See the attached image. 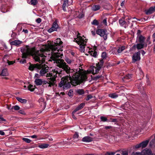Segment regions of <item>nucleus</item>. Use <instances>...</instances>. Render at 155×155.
<instances>
[{
    "instance_id": "864d4df0",
    "label": "nucleus",
    "mask_w": 155,
    "mask_h": 155,
    "mask_svg": "<svg viewBox=\"0 0 155 155\" xmlns=\"http://www.w3.org/2000/svg\"><path fill=\"white\" fill-rule=\"evenodd\" d=\"M115 154L114 152L109 153L107 152L106 153V155H114Z\"/></svg>"
},
{
    "instance_id": "2eb2a0df",
    "label": "nucleus",
    "mask_w": 155,
    "mask_h": 155,
    "mask_svg": "<svg viewBox=\"0 0 155 155\" xmlns=\"http://www.w3.org/2000/svg\"><path fill=\"white\" fill-rule=\"evenodd\" d=\"M93 140V138L89 136H86L82 139V141L85 142H89Z\"/></svg>"
},
{
    "instance_id": "c85d7f7f",
    "label": "nucleus",
    "mask_w": 155,
    "mask_h": 155,
    "mask_svg": "<svg viewBox=\"0 0 155 155\" xmlns=\"http://www.w3.org/2000/svg\"><path fill=\"white\" fill-rule=\"evenodd\" d=\"M109 96L112 98H115L117 97L118 95L115 93H112L109 94Z\"/></svg>"
},
{
    "instance_id": "603ef678",
    "label": "nucleus",
    "mask_w": 155,
    "mask_h": 155,
    "mask_svg": "<svg viewBox=\"0 0 155 155\" xmlns=\"http://www.w3.org/2000/svg\"><path fill=\"white\" fill-rule=\"evenodd\" d=\"M135 147L136 148H139L141 147V143H140L139 144L136 145L135 146Z\"/></svg>"
},
{
    "instance_id": "bb28decb",
    "label": "nucleus",
    "mask_w": 155,
    "mask_h": 155,
    "mask_svg": "<svg viewBox=\"0 0 155 155\" xmlns=\"http://www.w3.org/2000/svg\"><path fill=\"white\" fill-rule=\"evenodd\" d=\"M76 92L80 95L84 94V91L82 89H77L76 90Z\"/></svg>"
},
{
    "instance_id": "2f4dec72",
    "label": "nucleus",
    "mask_w": 155,
    "mask_h": 155,
    "mask_svg": "<svg viewBox=\"0 0 155 155\" xmlns=\"http://www.w3.org/2000/svg\"><path fill=\"white\" fill-rule=\"evenodd\" d=\"M65 60L67 63L69 64H71L72 61L71 60L70 58H68V57H65Z\"/></svg>"
},
{
    "instance_id": "393cba45",
    "label": "nucleus",
    "mask_w": 155,
    "mask_h": 155,
    "mask_svg": "<svg viewBox=\"0 0 155 155\" xmlns=\"http://www.w3.org/2000/svg\"><path fill=\"white\" fill-rule=\"evenodd\" d=\"M38 2L37 0H31L30 1H28V2L33 5H35L37 4Z\"/></svg>"
},
{
    "instance_id": "412c9836",
    "label": "nucleus",
    "mask_w": 155,
    "mask_h": 155,
    "mask_svg": "<svg viewBox=\"0 0 155 155\" xmlns=\"http://www.w3.org/2000/svg\"><path fill=\"white\" fill-rule=\"evenodd\" d=\"M149 140H146L140 143L141 145V147L142 148L146 147L149 143Z\"/></svg>"
},
{
    "instance_id": "72a5a7b5",
    "label": "nucleus",
    "mask_w": 155,
    "mask_h": 155,
    "mask_svg": "<svg viewBox=\"0 0 155 155\" xmlns=\"http://www.w3.org/2000/svg\"><path fill=\"white\" fill-rule=\"evenodd\" d=\"M91 24L93 25H97L99 24L97 21L96 19L94 20L93 21L91 22Z\"/></svg>"
},
{
    "instance_id": "0eeeda50",
    "label": "nucleus",
    "mask_w": 155,
    "mask_h": 155,
    "mask_svg": "<svg viewBox=\"0 0 155 155\" xmlns=\"http://www.w3.org/2000/svg\"><path fill=\"white\" fill-rule=\"evenodd\" d=\"M69 1L68 0H62L63 3L62 5L63 10L64 11H66V8L72 4L73 1L72 0H70Z\"/></svg>"
},
{
    "instance_id": "4d7b16f0",
    "label": "nucleus",
    "mask_w": 155,
    "mask_h": 155,
    "mask_svg": "<svg viewBox=\"0 0 155 155\" xmlns=\"http://www.w3.org/2000/svg\"><path fill=\"white\" fill-rule=\"evenodd\" d=\"M147 85H150V82L148 78L147 80Z\"/></svg>"
},
{
    "instance_id": "ddd939ff",
    "label": "nucleus",
    "mask_w": 155,
    "mask_h": 155,
    "mask_svg": "<svg viewBox=\"0 0 155 155\" xmlns=\"http://www.w3.org/2000/svg\"><path fill=\"white\" fill-rule=\"evenodd\" d=\"M141 153L142 155H151L152 152L150 149L146 148L143 150Z\"/></svg>"
},
{
    "instance_id": "0e129e2a",
    "label": "nucleus",
    "mask_w": 155,
    "mask_h": 155,
    "mask_svg": "<svg viewBox=\"0 0 155 155\" xmlns=\"http://www.w3.org/2000/svg\"><path fill=\"white\" fill-rule=\"evenodd\" d=\"M0 134L2 135H5V133L2 130H0Z\"/></svg>"
},
{
    "instance_id": "f03ea898",
    "label": "nucleus",
    "mask_w": 155,
    "mask_h": 155,
    "mask_svg": "<svg viewBox=\"0 0 155 155\" xmlns=\"http://www.w3.org/2000/svg\"><path fill=\"white\" fill-rule=\"evenodd\" d=\"M61 71L58 68H55L49 73L46 74V77H48V81H45L44 83L48 87H51L54 86L56 83L55 78L57 75H59Z\"/></svg>"
},
{
    "instance_id": "79ce46f5",
    "label": "nucleus",
    "mask_w": 155,
    "mask_h": 155,
    "mask_svg": "<svg viewBox=\"0 0 155 155\" xmlns=\"http://www.w3.org/2000/svg\"><path fill=\"white\" fill-rule=\"evenodd\" d=\"M15 62V61H7V63L9 65H12Z\"/></svg>"
},
{
    "instance_id": "1a4fd4ad",
    "label": "nucleus",
    "mask_w": 155,
    "mask_h": 155,
    "mask_svg": "<svg viewBox=\"0 0 155 155\" xmlns=\"http://www.w3.org/2000/svg\"><path fill=\"white\" fill-rule=\"evenodd\" d=\"M59 28V26L56 21L53 23L52 27L48 29V31L49 33H51L54 31H57L58 29Z\"/></svg>"
},
{
    "instance_id": "e2e57ef3",
    "label": "nucleus",
    "mask_w": 155,
    "mask_h": 155,
    "mask_svg": "<svg viewBox=\"0 0 155 155\" xmlns=\"http://www.w3.org/2000/svg\"><path fill=\"white\" fill-rule=\"evenodd\" d=\"M102 76L101 75V76H97L96 77H95L94 78L95 79V80H97V79H98V78H101Z\"/></svg>"
},
{
    "instance_id": "6e6552de",
    "label": "nucleus",
    "mask_w": 155,
    "mask_h": 155,
    "mask_svg": "<svg viewBox=\"0 0 155 155\" xmlns=\"http://www.w3.org/2000/svg\"><path fill=\"white\" fill-rule=\"evenodd\" d=\"M140 52L139 51L136 52L134 54L132 57L133 63H135L140 60Z\"/></svg>"
},
{
    "instance_id": "c9c22d12",
    "label": "nucleus",
    "mask_w": 155,
    "mask_h": 155,
    "mask_svg": "<svg viewBox=\"0 0 155 155\" xmlns=\"http://www.w3.org/2000/svg\"><path fill=\"white\" fill-rule=\"evenodd\" d=\"M22 140L28 143H30L31 141V140H30L27 138H22Z\"/></svg>"
},
{
    "instance_id": "ea45409f",
    "label": "nucleus",
    "mask_w": 155,
    "mask_h": 155,
    "mask_svg": "<svg viewBox=\"0 0 155 155\" xmlns=\"http://www.w3.org/2000/svg\"><path fill=\"white\" fill-rule=\"evenodd\" d=\"M101 56L103 59L105 58L107 56L106 53L105 52H103Z\"/></svg>"
},
{
    "instance_id": "423d86ee",
    "label": "nucleus",
    "mask_w": 155,
    "mask_h": 155,
    "mask_svg": "<svg viewBox=\"0 0 155 155\" xmlns=\"http://www.w3.org/2000/svg\"><path fill=\"white\" fill-rule=\"evenodd\" d=\"M42 67L40 68H41L39 74L41 76H45V74L48 72L49 70V67L45 64H41Z\"/></svg>"
},
{
    "instance_id": "a878e982",
    "label": "nucleus",
    "mask_w": 155,
    "mask_h": 155,
    "mask_svg": "<svg viewBox=\"0 0 155 155\" xmlns=\"http://www.w3.org/2000/svg\"><path fill=\"white\" fill-rule=\"evenodd\" d=\"M48 144L45 143L39 145L38 147L40 148L44 149L48 147Z\"/></svg>"
},
{
    "instance_id": "b1692460",
    "label": "nucleus",
    "mask_w": 155,
    "mask_h": 155,
    "mask_svg": "<svg viewBox=\"0 0 155 155\" xmlns=\"http://www.w3.org/2000/svg\"><path fill=\"white\" fill-rule=\"evenodd\" d=\"M16 98L18 101L21 103L25 104L27 102V100L26 99H23L19 97H17Z\"/></svg>"
},
{
    "instance_id": "7c9ffc66",
    "label": "nucleus",
    "mask_w": 155,
    "mask_h": 155,
    "mask_svg": "<svg viewBox=\"0 0 155 155\" xmlns=\"http://www.w3.org/2000/svg\"><path fill=\"white\" fill-rule=\"evenodd\" d=\"M78 137V134L77 132H76L75 134L73 136V138L74 140H75V141H77L79 140Z\"/></svg>"
},
{
    "instance_id": "9b49d317",
    "label": "nucleus",
    "mask_w": 155,
    "mask_h": 155,
    "mask_svg": "<svg viewBox=\"0 0 155 155\" xmlns=\"http://www.w3.org/2000/svg\"><path fill=\"white\" fill-rule=\"evenodd\" d=\"M42 67L41 64H31L29 67L28 69L31 71H33L35 68L40 69Z\"/></svg>"
},
{
    "instance_id": "09e8293b",
    "label": "nucleus",
    "mask_w": 155,
    "mask_h": 155,
    "mask_svg": "<svg viewBox=\"0 0 155 155\" xmlns=\"http://www.w3.org/2000/svg\"><path fill=\"white\" fill-rule=\"evenodd\" d=\"M39 76L40 75L38 74H36L34 77V78L35 80L36 79H38V78L39 77Z\"/></svg>"
},
{
    "instance_id": "4468645a",
    "label": "nucleus",
    "mask_w": 155,
    "mask_h": 155,
    "mask_svg": "<svg viewBox=\"0 0 155 155\" xmlns=\"http://www.w3.org/2000/svg\"><path fill=\"white\" fill-rule=\"evenodd\" d=\"M145 40V38L144 37L141 35H139L137 38L136 42L142 43H145L144 41Z\"/></svg>"
},
{
    "instance_id": "4c0bfd02",
    "label": "nucleus",
    "mask_w": 155,
    "mask_h": 155,
    "mask_svg": "<svg viewBox=\"0 0 155 155\" xmlns=\"http://www.w3.org/2000/svg\"><path fill=\"white\" fill-rule=\"evenodd\" d=\"M37 92V94H38L41 95L43 94V89H40L38 90V91Z\"/></svg>"
},
{
    "instance_id": "de8ad7c7",
    "label": "nucleus",
    "mask_w": 155,
    "mask_h": 155,
    "mask_svg": "<svg viewBox=\"0 0 155 155\" xmlns=\"http://www.w3.org/2000/svg\"><path fill=\"white\" fill-rule=\"evenodd\" d=\"M131 77V76L130 74H128L126 75L125 77L124 78L127 79H130Z\"/></svg>"
},
{
    "instance_id": "3c124183",
    "label": "nucleus",
    "mask_w": 155,
    "mask_h": 155,
    "mask_svg": "<svg viewBox=\"0 0 155 155\" xmlns=\"http://www.w3.org/2000/svg\"><path fill=\"white\" fill-rule=\"evenodd\" d=\"M36 21L38 23H40L41 21V19L40 18H38L36 19Z\"/></svg>"
},
{
    "instance_id": "e433bc0d",
    "label": "nucleus",
    "mask_w": 155,
    "mask_h": 155,
    "mask_svg": "<svg viewBox=\"0 0 155 155\" xmlns=\"http://www.w3.org/2000/svg\"><path fill=\"white\" fill-rule=\"evenodd\" d=\"M12 109H14L15 110H17L20 109V107L18 105L14 106L12 107Z\"/></svg>"
},
{
    "instance_id": "39448f33",
    "label": "nucleus",
    "mask_w": 155,
    "mask_h": 155,
    "mask_svg": "<svg viewBox=\"0 0 155 155\" xmlns=\"http://www.w3.org/2000/svg\"><path fill=\"white\" fill-rule=\"evenodd\" d=\"M96 33L101 37H103L104 40H106L107 39V33L106 30L99 29L96 31Z\"/></svg>"
},
{
    "instance_id": "052dcab7",
    "label": "nucleus",
    "mask_w": 155,
    "mask_h": 155,
    "mask_svg": "<svg viewBox=\"0 0 155 155\" xmlns=\"http://www.w3.org/2000/svg\"><path fill=\"white\" fill-rule=\"evenodd\" d=\"M6 107V108H7L9 110H10L12 109V107H11V106H9L8 105H7Z\"/></svg>"
},
{
    "instance_id": "680f3d73",
    "label": "nucleus",
    "mask_w": 155,
    "mask_h": 155,
    "mask_svg": "<svg viewBox=\"0 0 155 155\" xmlns=\"http://www.w3.org/2000/svg\"><path fill=\"white\" fill-rule=\"evenodd\" d=\"M30 137L32 138H36L37 137V136L35 135L31 136Z\"/></svg>"
},
{
    "instance_id": "20e7f679",
    "label": "nucleus",
    "mask_w": 155,
    "mask_h": 155,
    "mask_svg": "<svg viewBox=\"0 0 155 155\" xmlns=\"http://www.w3.org/2000/svg\"><path fill=\"white\" fill-rule=\"evenodd\" d=\"M103 63V60H101L100 63L96 64V67H91L89 69V72L94 74L98 73L101 68Z\"/></svg>"
},
{
    "instance_id": "f257e3e1",
    "label": "nucleus",
    "mask_w": 155,
    "mask_h": 155,
    "mask_svg": "<svg viewBox=\"0 0 155 155\" xmlns=\"http://www.w3.org/2000/svg\"><path fill=\"white\" fill-rule=\"evenodd\" d=\"M62 43L60 39L58 38L50 45H43L39 50L36 51L35 48H30L29 46H26L24 48L21 49V51L23 58H26L28 55H31L35 61L41 64L45 61L46 55H49L50 53L51 61H53L59 68H62L66 72L69 73L70 76H72V78L71 77L62 78L59 84V87L63 86L64 89H67L71 87L70 82L78 84L85 80L87 79L86 75L87 72L80 68L74 70L70 69L64 60L59 58H61L63 56Z\"/></svg>"
},
{
    "instance_id": "4be33fe9",
    "label": "nucleus",
    "mask_w": 155,
    "mask_h": 155,
    "mask_svg": "<svg viewBox=\"0 0 155 155\" xmlns=\"http://www.w3.org/2000/svg\"><path fill=\"white\" fill-rule=\"evenodd\" d=\"M100 8V6L99 5H94L92 7V9L94 11H96L99 10Z\"/></svg>"
},
{
    "instance_id": "aec40b11",
    "label": "nucleus",
    "mask_w": 155,
    "mask_h": 155,
    "mask_svg": "<svg viewBox=\"0 0 155 155\" xmlns=\"http://www.w3.org/2000/svg\"><path fill=\"white\" fill-rule=\"evenodd\" d=\"M35 84L37 85H41L43 82L42 80L40 79H36L35 81Z\"/></svg>"
},
{
    "instance_id": "9d476101",
    "label": "nucleus",
    "mask_w": 155,
    "mask_h": 155,
    "mask_svg": "<svg viewBox=\"0 0 155 155\" xmlns=\"http://www.w3.org/2000/svg\"><path fill=\"white\" fill-rule=\"evenodd\" d=\"M147 45L146 44L139 43L136 45H134L133 48L134 49L137 48L138 50H139L143 48L144 47H147Z\"/></svg>"
},
{
    "instance_id": "f8f14e48",
    "label": "nucleus",
    "mask_w": 155,
    "mask_h": 155,
    "mask_svg": "<svg viewBox=\"0 0 155 155\" xmlns=\"http://www.w3.org/2000/svg\"><path fill=\"white\" fill-rule=\"evenodd\" d=\"M38 101L43 109H45L46 107V104L44 99L43 98L41 97L39 99Z\"/></svg>"
},
{
    "instance_id": "6ab92c4d",
    "label": "nucleus",
    "mask_w": 155,
    "mask_h": 155,
    "mask_svg": "<svg viewBox=\"0 0 155 155\" xmlns=\"http://www.w3.org/2000/svg\"><path fill=\"white\" fill-rule=\"evenodd\" d=\"M85 104L84 103H81L74 110V112H77L78 110H81L84 106Z\"/></svg>"
},
{
    "instance_id": "a211bd4d",
    "label": "nucleus",
    "mask_w": 155,
    "mask_h": 155,
    "mask_svg": "<svg viewBox=\"0 0 155 155\" xmlns=\"http://www.w3.org/2000/svg\"><path fill=\"white\" fill-rule=\"evenodd\" d=\"M88 53L89 54L94 57H96L97 55V52L92 50L90 49V50L88 51Z\"/></svg>"
},
{
    "instance_id": "473e14b6",
    "label": "nucleus",
    "mask_w": 155,
    "mask_h": 155,
    "mask_svg": "<svg viewBox=\"0 0 155 155\" xmlns=\"http://www.w3.org/2000/svg\"><path fill=\"white\" fill-rule=\"evenodd\" d=\"M28 89L31 91H33L34 90V88L32 85L30 84L28 86Z\"/></svg>"
},
{
    "instance_id": "dca6fc26",
    "label": "nucleus",
    "mask_w": 155,
    "mask_h": 155,
    "mask_svg": "<svg viewBox=\"0 0 155 155\" xmlns=\"http://www.w3.org/2000/svg\"><path fill=\"white\" fill-rule=\"evenodd\" d=\"M119 23L121 25L125 26L126 25H128L129 24V22L128 21H126L124 18H122L119 20Z\"/></svg>"
},
{
    "instance_id": "6e6d98bb",
    "label": "nucleus",
    "mask_w": 155,
    "mask_h": 155,
    "mask_svg": "<svg viewBox=\"0 0 155 155\" xmlns=\"http://www.w3.org/2000/svg\"><path fill=\"white\" fill-rule=\"evenodd\" d=\"M26 62V61L25 59L21 60L20 61V63L22 64H24Z\"/></svg>"
},
{
    "instance_id": "338daca9",
    "label": "nucleus",
    "mask_w": 155,
    "mask_h": 155,
    "mask_svg": "<svg viewBox=\"0 0 155 155\" xmlns=\"http://www.w3.org/2000/svg\"><path fill=\"white\" fill-rule=\"evenodd\" d=\"M122 155H128V153L126 152H123L122 153Z\"/></svg>"
},
{
    "instance_id": "774afa93",
    "label": "nucleus",
    "mask_w": 155,
    "mask_h": 155,
    "mask_svg": "<svg viewBox=\"0 0 155 155\" xmlns=\"http://www.w3.org/2000/svg\"><path fill=\"white\" fill-rule=\"evenodd\" d=\"M150 40V38H147V42H148L149 43V44H150V41H149Z\"/></svg>"
},
{
    "instance_id": "8fccbe9b",
    "label": "nucleus",
    "mask_w": 155,
    "mask_h": 155,
    "mask_svg": "<svg viewBox=\"0 0 155 155\" xmlns=\"http://www.w3.org/2000/svg\"><path fill=\"white\" fill-rule=\"evenodd\" d=\"M19 113L21 114H25V113L24 111L23 110H20L19 111Z\"/></svg>"
},
{
    "instance_id": "c756f323",
    "label": "nucleus",
    "mask_w": 155,
    "mask_h": 155,
    "mask_svg": "<svg viewBox=\"0 0 155 155\" xmlns=\"http://www.w3.org/2000/svg\"><path fill=\"white\" fill-rule=\"evenodd\" d=\"M153 12V7H151L148 10L146 11V13L147 14H150L152 13Z\"/></svg>"
},
{
    "instance_id": "37998d69",
    "label": "nucleus",
    "mask_w": 155,
    "mask_h": 155,
    "mask_svg": "<svg viewBox=\"0 0 155 155\" xmlns=\"http://www.w3.org/2000/svg\"><path fill=\"white\" fill-rule=\"evenodd\" d=\"M6 120L4 119L2 116H0V122H2L3 121H5Z\"/></svg>"
},
{
    "instance_id": "58836bf2",
    "label": "nucleus",
    "mask_w": 155,
    "mask_h": 155,
    "mask_svg": "<svg viewBox=\"0 0 155 155\" xmlns=\"http://www.w3.org/2000/svg\"><path fill=\"white\" fill-rule=\"evenodd\" d=\"M155 143V135L154 137V139L152 140L150 143V146H152V145Z\"/></svg>"
},
{
    "instance_id": "69168bd1",
    "label": "nucleus",
    "mask_w": 155,
    "mask_h": 155,
    "mask_svg": "<svg viewBox=\"0 0 155 155\" xmlns=\"http://www.w3.org/2000/svg\"><path fill=\"white\" fill-rule=\"evenodd\" d=\"M22 31L24 32L25 33H28V31L27 29H23Z\"/></svg>"
},
{
    "instance_id": "a18cd8bd",
    "label": "nucleus",
    "mask_w": 155,
    "mask_h": 155,
    "mask_svg": "<svg viewBox=\"0 0 155 155\" xmlns=\"http://www.w3.org/2000/svg\"><path fill=\"white\" fill-rule=\"evenodd\" d=\"M92 96L91 95H88L86 99V101H88L92 98Z\"/></svg>"
},
{
    "instance_id": "a19ab883",
    "label": "nucleus",
    "mask_w": 155,
    "mask_h": 155,
    "mask_svg": "<svg viewBox=\"0 0 155 155\" xmlns=\"http://www.w3.org/2000/svg\"><path fill=\"white\" fill-rule=\"evenodd\" d=\"M138 70L140 72V74L141 75V77L142 78L143 76V74L140 68H138Z\"/></svg>"
},
{
    "instance_id": "7ed1b4c3",
    "label": "nucleus",
    "mask_w": 155,
    "mask_h": 155,
    "mask_svg": "<svg viewBox=\"0 0 155 155\" xmlns=\"http://www.w3.org/2000/svg\"><path fill=\"white\" fill-rule=\"evenodd\" d=\"M87 40L84 36H80V34L78 33L77 38L74 39V41L76 42L79 45L80 51L84 52L85 51V47Z\"/></svg>"
},
{
    "instance_id": "13d9d810",
    "label": "nucleus",
    "mask_w": 155,
    "mask_h": 155,
    "mask_svg": "<svg viewBox=\"0 0 155 155\" xmlns=\"http://www.w3.org/2000/svg\"><path fill=\"white\" fill-rule=\"evenodd\" d=\"M104 128L106 129H109L111 128L112 127L111 126H106L104 127Z\"/></svg>"
},
{
    "instance_id": "cd10ccee",
    "label": "nucleus",
    "mask_w": 155,
    "mask_h": 155,
    "mask_svg": "<svg viewBox=\"0 0 155 155\" xmlns=\"http://www.w3.org/2000/svg\"><path fill=\"white\" fill-rule=\"evenodd\" d=\"M125 49V46H123L119 47L117 51L118 54L120 53L123 51Z\"/></svg>"
},
{
    "instance_id": "f3484780",
    "label": "nucleus",
    "mask_w": 155,
    "mask_h": 155,
    "mask_svg": "<svg viewBox=\"0 0 155 155\" xmlns=\"http://www.w3.org/2000/svg\"><path fill=\"white\" fill-rule=\"evenodd\" d=\"M22 43V41L17 40L11 42L10 44L12 45L19 46Z\"/></svg>"
},
{
    "instance_id": "f704fd0d",
    "label": "nucleus",
    "mask_w": 155,
    "mask_h": 155,
    "mask_svg": "<svg viewBox=\"0 0 155 155\" xmlns=\"http://www.w3.org/2000/svg\"><path fill=\"white\" fill-rule=\"evenodd\" d=\"M100 118L101 121L103 122L107 121L108 120L106 117L103 116L101 117Z\"/></svg>"
},
{
    "instance_id": "5fc2aeb1",
    "label": "nucleus",
    "mask_w": 155,
    "mask_h": 155,
    "mask_svg": "<svg viewBox=\"0 0 155 155\" xmlns=\"http://www.w3.org/2000/svg\"><path fill=\"white\" fill-rule=\"evenodd\" d=\"M76 112H74V110L72 112V117L74 119H76V118L75 116L74 115V113Z\"/></svg>"
},
{
    "instance_id": "bf43d9fd",
    "label": "nucleus",
    "mask_w": 155,
    "mask_h": 155,
    "mask_svg": "<svg viewBox=\"0 0 155 155\" xmlns=\"http://www.w3.org/2000/svg\"><path fill=\"white\" fill-rule=\"evenodd\" d=\"M103 22L106 25H107V19H104L103 21Z\"/></svg>"
},
{
    "instance_id": "c03bdc74",
    "label": "nucleus",
    "mask_w": 155,
    "mask_h": 155,
    "mask_svg": "<svg viewBox=\"0 0 155 155\" xmlns=\"http://www.w3.org/2000/svg\"><path fill=\"white\" fill-rule=\"evenodd\" d=\"M132 155H142V153L139 152H134L132 153Z\"/></svg>"
},
{
    "instance_id": "5701e85b",
    "label": "nucleus",
    "mask_w": 155,
    "mask_h": 155,
    "mask_svg": "<svg viewBox=\"0 0 155 155\" xmlns=\"http://www.w3.org/2000/svg\"><path fill=\"white\" fill-rule=\"evenodd\" d=\"M1 75L3 76H7L8 75V73L7 69H5L2 70Z\"/></svg>"
},
{
    "instance_id": "49530a36",
    "label": "nucleus",
    "mask_w": 155,
    "mask_h": 155,
    "mask_svg": "<svg viewBox=\"0 0 155 155\" xmlns=\"http://www.w3.org/2000/svg\"><path fill=\"white\" fill-rule=\"evenodd\" d=\"M73 94V91H72V90H70L69 91V92L68 93V95L70 96H71V95H72Z\"/></svg>"
}]
</instances>
